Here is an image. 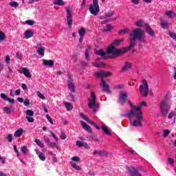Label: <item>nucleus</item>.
I'll return each mask as SVG.
<instances>
[{
  "instance_id": "obj_1",
  "label": "nucleus",
  "mask_w": 176,
  "mask_h": 176,
  "mask_svg": "<svg viewBox=\"0 0 176 176\" xmlns=\"http://www.w3.org/2000/svg\"><path fill=\"white\" fill-rule=\"evenodd\" d=\"M124 117L129 119L130 124L134 127H142L144 114L142 113L141 107L133 106L131 110L124 114Z\"/></svg>"
},
{
  "instance_id": "obj_2",
  "label": "nucleus",
  "mask_w": 176,
  "mask_h": 176,
  "mask_svg": "<svg viewBox=\"0 0 176 176\" xmlns=\"http://www.w3.org/2000/svg\"><path fill=\"white\" fill-rule=\"evenodd\" d=\"M137 41H140V42H145V31L142 29L138 28L134 29L131 33L130 36V46L128 50H131L132 47H134L137 44Z\"/></svg>"
},
{
  "instance_id": "obj_3",
  "label": "nucleus",
  "mask_w": 176,
  "mask_h": 176,
  "mask_svg": "<svg viewBox=\"0 0 176 176\" xmlns=\"http://www.w3.org/2000/svg\"><path fill=\"white\" fill-rule=\"evenodd\" d=\"M123 41H124L123 38L114 41L111 44V46L107 48V53H111L112 56H114V58L116 57V56H119V54H123V53H126L125 50L115 48V46H119V45H120Z\"/></svg>"
},
{
  "instance_id": "obj_4",
  "label": "nucleus",
  "mask_w": 176,
  "mask_h": 176,
  "mask_svg": "<svg viewBox=\"0 0 176 176\" xmlns=\"http://www.w3.org/2000/svg\"><path fill=\"white\" fill-rule=\"evenodd\" d=\"M88 101L89 108L90 109L93 108L94 112L96 113L97 112V109H98V107H100V104H96V94H94V91L91 92V98L88 99Z\"/></svg>"
},
{
  "instance_id": "obj_5",
  "label": "nucleus",
  "mask_w": 176,
  "mask_h": 176,
  "mask_svg": "<svg viewBox=\"0 0 176 176\" xmlns=\"http://www.w3.org/2000/svg\"><path fill=\"white\" fill-rule=\"evenodd\" d=\"M139 91L142 97H148L149 94V86L146 80H143L142 83L140 85Z\"/></svg>"
},
{
  "instance_id": "obj_6",
  "label": "nucleus",
  "mask_w": 176,
  "mask_h": 176,
  "mask_svg": "<svg viewBox=\"0 0 176 176\" xmlns=\"http://www.w3.org/2000/svg\"><path fill=\"white\" fill-rule=\"evenodd\" d=\"M170 108H171V106L170 105V101L167 100H162L160 106L162 115H163L166 118L168 112H170Z\"/></svg>"
},
{
  "instance_id": "obj_7",
  "label": "nucleus",
  "mask_w": 176,
  "mask_h": 176,
  "mask_svg": "<svg viewBox=\"0 0 176 176\" xmlns=\"http://www.w3.org/2000/svg\"><path fill=\"white\" fill-rule=\"evenodd\" d=\"M89 11L93 16H98V14L100 13L98 0H93L92 4L89 5Z\"/></svg>"
},
{
  "instance_id": "obj_8",
  "label": "nucleus",
  "mask_w": 176,
  "mask_h": 176,
  "mask_svg": "<svg viewBox=\"0 0 176 176\" xmlns=\"http://www.w3.org/2000/svg\"><path fill=\"white\" fill-rule=\"evenodd\" d=\"M115 14L113 12H106L104 15L99 16L98 18L100 20H104L101 22V24H107V23H109V21H115V20H118V17H115L112 19H109V17H112Z\"/></svg>"
},
{
  "instance_id": "obj_9",
  "label": "nucleus",
  "mask_w": 176,
  "mask_h": 176,
  "mask_svg": "<svg viewBox=\"0 0 176 176\" xmlns=\"http://www.w3.org/2000/svg\"><path fill=\"white\" fill-rule=\"evenodd\" d=\"M65 10L67 13L66 17L67 21V27L69 30H71V28H72V23H73L72 12H71V8H69V7H67L65 8Z\"/></svg>"
},
{
  "instance_id": "obj_10",
  "label": "nucleus",
  "mask_w": 176,
  "mask_h": 176,
  "mask_svg": "<svg viewBox=\"0 0 176 176\" xmlns=\"http://www.w3.org/2000/svg\"><path fill=\"white\" fill-rule=\"evenodd\" d=\"M95 54H96V56L104 57V58H115L114 55L109 56V54H111V53H108V49L107 50L106 52H104L102 50H98L95 51Z\"/></svg>"
},
{
  "instance_id": "obj_11",
  "label": "nucleus",
  "mask_w": 176,
  "mask_h": 176,
  "mask_svg": "<svg viewBox=\"0 0 176 176\" xmlns=\"http://www.w3.org/2000/svg\"><path fill=\"white\" fill-rule=\"evenodd\" d=\"M67 86L69 88V90L72 93H75V83H74V80H72V76L71 74H67Z\"/></svg>"
},
{
  "instance_id": "obj_12",
  "label": "nucleus",
  "mask_w": 176,
  "mask_h": 176,
  "mask_svg": "<svg viewBox=\"0 0 176 176\" xmlns=\"http://www.w3.org/2000/svg\"><path fill=\"white\" fill-rule=\"evenodd\" d=\"M95 76H96L97 78L100 77V78H107V76H111V75H112V73L109 72H105V71H99L96 73H94Z\"/></svg>"
},
{
  "instance_id": "obj_13",
  "label": "nucleus",
  "mask_w": 176,
  "mask_h": 176,
  "mask_svg": "<svg viewBox=\"0 0 176 176\" xmlns=\"http://www.w3.org/2000/svg\"><path fill=\"white\" fill-rule=\"evenodd\" d=\"M129 174L131 176H142V175L134 167L128 168Z\"/></svg>"
},
{
  "instance_id": "obj_14",
  "label": "nucleus",
  "mask_w": 176,
  "mask_h": 176,
  "mask_svg": "<svg viewBox=\"0 0 176 176\" xmlns=\"http://www.w3.org/2000/svg\"><path fill=\"white\" fill-rule=\"evenodd\" d=\"M119 101L121 105H123L126 101H127V93L121 91L120 93Z\"/></svg>"
},
{
  "instance_id": "obj_15",
  "label": "nucleus",
  "mask_w": 176,
  "mask_h": 176,
  "mask_svg": "<svg viewBox=\"0 0 176 176\" xmlns=\"http://www.w3.org/2000/svg\"><path fill=\"white\" fill-rule=\"evenodd\" d=\"M36 50L38 54V56H41V57L45 56V48L42 47V44L37 43V47H36Z\"/></svg>"
},
{
  "instance_id": "obj_16",
  "label": "nucleus",
  "mask_w": 176,
  "mask_h": 176,
  "mask_svg": "<svg viewBox=\"0 0 176 176\" xmlns=\"http://www.w3.org/2000/svg\"><path fill=\"white\" fill-rule=\"evenodd\" d=\"M19 74H23L26 78H31V73H30V69L27 67H22V69L18 70Z\"/></svg>"
},
{
  "instance_id": "obj_17",
  "label": "nucleus",
  "mask_w": 176,
  "mask_h": 176,
  "mask_svg": "<svg viewBox=\"0 0 176 176\" xmlns=\"http://www.w3.org/2000/svg\"><path fill=\"white\" fill-rule=\"evenodd\" d=\"M80 116H81L82 119H83V120H86V122H87V123H89V124H92L93 126H95L96 129H97L98 130H100V127L96 126V124H94V122H93V121H91L90 119H89V118H87V116H86L85 114L81 113Z\"/></svg>"
},
{
  "instance_id": "obj_18",
  "label": "nucleus",
  "mask_w": 176,
  "mask_h": 176,
  "mask_svg": "<svg viewBox=\"0 0 176 176\" xmlns=\"http://www.w3.org/2000/svg\"><path fill=\"white\" fill-rule=\"evenodd\" d=\"M144 28L147 32L150 35V36H155V31L151 28V26L148 25V23H146L144 25Z\"/></svg>"
},
{
  "instance_id": "obj_19",
  "label": "nucleus",
  "mask_w": 176,
  "mask_h": 176,
  "mask_svg": "<svg viewBox=\"0 0 176 176\" xmlns=\"http://www.w3.org/2000/svg\"><path fill=\"white\" fill-rule=\"evenodd\" d=\"M43 65L52 68V67H54V62L52 60L43 59Z\"/></svg>"
},
{
  "instance_id": "obj_20",
  "label": "nucleus",
  "mask_w": 176,
  "mask_h": 176,
  "mask_svg": "<svg viewBox=\"0 0 176 176\" xmlns=\"http://www.w3.org/2000/svg\"><path fill=\"white\" fill-rule=\"evenodd\" d=\"M25 39H30V38H32L34 36V32L31 30H26L24 34Z\"/></svg>"
},
{
  "instance_id": "obj_21",
  "label": "nucleus",
  "mask_w": 176,
  "mask_h": 176,
  "mask_svg": "<svg viewBox=\"0 0 176 176\" xmlns=\"http://www.w3.org/2000/svg\"><path fill=\"white\" fill-rule=\"evenodd\" d=\"M0 97L3 100H5L6 101H8L11 104H14V99H13V98L10 99V98H8V96H6V94H5L3 93H1L0 94Z\"/></svg>"
},
{
  "instance_id": "obj_22",
  "label": "nucleus",
  "mask_w": 176,
  "mask_h": 176,
  "mask_svg": "<svg viewBox=\"0 0 176 176\" xmlns=\"http://www.w3.org/2000/svg\"><path fill=\"white\" fill-rule=\"evenodd\" d=\"M23 133H24V129L23 128L18 129L14 133V135L16 138H20L21 135H23Z\"/></svg>"
},
{
  "instance_id": "obj_23",
  "label": "nucleus",
  "mask_w": 176,
  "mask_h": 176,
  "mask_svg": "<svg viewBox=\"0 0 176 176\" xmlns=\"http://www.w3.org/2000/svg\"><path fill=\"white\" fill-rule=\"evenodd\" d=\"M165 14L166 15V17L168 19H174V17H176V14L175 12L171 11V10H166L165 11Z\"/></svg>"
},
{
  "instance_id": "obj_24",
  "label": "nucleus",
  "mask_w": 176,
  "mask_h": 176,
  "mask_svg": "<svg viewBox=\"0 0 176 176\" xmlns=\"http://www.w3.org/2000/svg\"><path fill=\"white\" fill-rule=\"evenodd\" d=\"M131 68V63L126 62L125 65L121 69V72H126V71H129Z\"/></svg>"
},
{
  "instance_id": "obj_25",
  "label": "nucleus",
  "mask_w": 176,
  "mask_h": 176,
  "mask_svg": "<svg viewBox=\"0 0 176 176\" xmlns=\"http://www.w3.org/2000/svg\"><path fill=\"white\" fill-rule=\"evenodd\" d=\"M80 123L84 130L88 131V133H91V128L89 124H86V122H84L83 121H80Z\"/></svg>"
},
{
  "instance_id": "obj_26",
  "label": "nucleus",
  "mask_w": 176,
  "mask_h": 176,
  "mask_svg": "<svg viewBox=\"0 0 176 176\" xmlns=\"http://www.w3.org/2000/svg\"><path fill=\"white\" fill-rule=\"evenodd\" d=\"M168 119H169V120H173V123H175V121H176V111H171L170 113H169V114L168 115Z\"/></svg>"
},
{
  "instance_id": "obj_27",
  "label": "nucleus",
  "mask_w": 176,
  "mask_h": 176,
  "mask_svg": "<svg viewBox=\"0 0 176 176\" xmlns=\"http://www.w3.org/2000/svg\"><path fill=\"white\" fill-rule=\"evenodd\" d=\"M63 105L65 107L68 112H69V111H72L74 109V105H72L69 102H64Z\"/></svg>"
},
{
  "instance_id": "obj_28",
  "label": "nucleus",
  "mask_w": 176,
  "mask_h": 176,
  "mask_svg": "<svg viewBox=\"0 0 176 176\" xmlns=\"http://www.w3.org/2000/svg\"><path fill=\"white\" fill-rule=\"evenodd\" d=\"M102 86L106 93H109V85L105 82L104 79H102Z\"/></svg>"
},
{
  "instance_id": "obj_29",
  "label": "nucleus",
  "mask_w": 176,
  "mask_h": 176,
  "mask_svg": "<svg viewBox=\"0 0 176 176\" xmlns=\"http://www.w3.org/2000/svg\"><path fill=\"white\" fill-rule=\"evenodd\" d=\"M54 5H56L57 6H65L67 3L63 0H54L53 1Z\"/></svg>"
},
{
  "instance_id": "obj_30",
  "label": "nucleus",
  "mask_w": 176,
  "mask_h": 176,
  "mask_svg": "<svg viewBox=\"0 0 176 176\" xmlns=\"http://www.w3.org/2000/svg\"><path fill=\"white\" fill-rule=\"evenodd\" d=\"M145 24L146 23H144V21L142 20H138L135 22V27H139L140 28H142V27H145Z\"/></svg>"
},
{
  "instance_id": "obj_31",
  "label": "nucleus",
  "mask_w": 176,
  "mask_h": 176,
  "mask_svg": "<svg viewBox=\"0 0 176 176\" xmlns=\"http://www.w3.org/2000/svg\"><path fill=\"white\" fill-rule=\"evenodd\" d=\"M130 32V29H121L120 31H118L119 35H126V34H129Z\"/></svg>"
},
{
  "instance_id": "obj_32",
  "label": "nucleus",
  "mask_w": 176,
  "mask_h": 176,
  "mask_svg": "<svg viewBox=\"0 0 176 176\" xmlns=\"http://www.w3.org/2000/svg\"><path fill=\"white\" fill-rule=\"evenodd\" d=\"M112 28H113V27H112V25L111 24H107L104 28L103 31L104 32H109L110 31H112Z\"/></svg>"
},
{
  "instance_id": "obj_33",
  "label": "nucleus",
  "mask_w": 176,
  "mask_h": 176,
  "mask_svg": "<svg viewBox=\"0 0 176 176\" xmlns=\"http://www.w3.org/2000/svg\"><path fill=\"white\" fill-rule=\"evenodd\" d=\"M93 155H96V156H105V151H95L93 153Z\"/></svg>"
},
{
  "instance_id": "obj_34",
  "label": "nucleus",
  "mask_w": 176,
  "mask_h": 176,
  "mask_svg": "<svg viewBox=\"0 0 176 176\" xmlns=\"http://www.w3.org/2000/svg\"><path fill=\"white\" fill-rule=\"evenodd\" d=\"M70 164L72 167H73V168L77 170L78 171H80V170H82V168H80V166L76 165V163H75L74 162H70Z\"/></svg>"
},
{
  "instance_id": "obj_35",
  "label": "nucleus",
  "mask_w": 176,
  "mask_h": 176,
  "mask_svg": "<svg viewBox=\"0 0 176 176\" xmlns=\"http://www.w3.org/2000/svg\"><path fill=\"white\" fill-rule=\"evenodd\" d=\"M8 5L11 8H14V9H17V8H19V3L17 1H11L8 3Z\"/></svg>"
},
{
  "instance_id": "obj_36",
  "label": "nucleus",
  "mask_w": 176,
  "mask_h": 176,
  "mask_svg": "<svg viewBox=\"0 0 176 176\" xmlns=\"http://www.w3.org/2000/svg\"><path fill=\"white\" fill-rule=\"evenodd\" d=\"M102 130L104 133V134H106L107 135H111V132H109V130H108V128H107V126L102 125Z\"/></svg>"
},
{
  "instance_id": "obj_37",
  "label": "nucleus",
  "mask_w": 176,
  "mask_h": 176,
  "mask_svg": "<svg viewBox=\"0 0 176 176\" xmlns=\"http://www.w3.org/2000/svg\"><path fill=\"white\" fill-rule=\"evenodd\" d=\"M170 130L168 129H164L163 131V133H162V137H164V138H166L167 137H168V135H170Z\"/></svg>"
},
{
  "instance_id": "obj_38",
  "label": "nucleus",
  "mask_w": 176,
  "mask_h": 176,
  "mask_svg": "<svg viewBox=\"0 0 176 176\" xmlns=\"http://www.w3.org/2000/svg\"><path fill=\"white\" fill-rule=\"evenodd\" d=\"M90 53V47H89L87 50H85V60L89 61V54Z\"/></svg>"
},
{
  "instance_id": "obj_39",
  "label": "nucleus",
  "mask_w": 176,
  "mask_h": 176,
  "mask_svg": "<svg viewBox=\"0 0 176 176\" xmlns=\"http://www.w3.org/2000/svg\"><path fill=\"white\" fill-rule=\"evenodd\" d=\"M6 38L5 36V33L0 30V42H3V41Z\"/></svg>"
},
{
  "instance_id": "obj_40",
  "label": "nucleus",
  "mask_w": 176,
  "mask_h": 176,
  "mask_svg": "<svg viewBox=\"0 0 176 176\" xmlns=\"http://www.w3.org/2000/svg\"><path fill=\"white\" fill-rule=\"evenodd\" d=\"M78 34L80 36L85 37V34H86V30H85V28L80 29V30L78 31Z\"/></svg>"
},
{
  "instance_id": "obj_41",
  "label": "nucleus",
  "mask_w": 176,
  "mask_h": 176,
  "mask_svg": "<svg viewBox=\"0 0 176 176\" xmlns=\"http://www.w3.org/2000/svg\"><path fill=\"white\" fill-rule=\"evenodd\" d=\"M161 26L162 27V28H164V30H167L169 28L170 25H168V23H166V22H161Z\"/></svg>"
},
{
  "instance_id": "obj_42",
  "label": "nucleus",
  "mask_w": 176,
  "mask_h": 176,
  "mask_svg": "<svg viewBox=\"0 0 176 176\" xmlns=\"http://www.w3.org/2000/svg\"><path fill=\"white\" fill-rule=\"evenodd\" d=\"M38 156L40 160H42V162H45V160H46V156H45V154H43V153H39Z\"/></svg>"
},
{
  "instance_id": "obj_43",
  "label": "nucleus",
  "mask_w": 176,
  "mask_h": 176,
  "mask_svg": "<svg viewBox=\"0 0 176 176\" xmlns=\"http://www.w3.org/2000/svg\"><path fill=\"white\" fill-rule=\"evenodd\" d=\"M3 111L7 115H10V113H12V110H10L9 107H4Z\"/></svg>"
},
{
  "instance_id": "obj_44",
  "label": "nucleus",
  "mask_w": 176,
  "mask_h": 176,
  "mask_svg": "<svg viewBox=\"0 0 176 176\" xmlns=\"http://www.w3.org/2000/svg\"><path fill=\"white\" fill-rule=\"evenodd\" d=\"M27 116L31 117L34 116V111L32 110H26Z\"/></svg>"
},
{
  "instance_id": "obj_45",
  "label": "nucleus",
  "mask_w": 176,
  "mask_h": 176,
  "mask_svg": "<svg viewBox=\"0 0 176 176\" xmlns=\"http://www.w3.org/2000/svg\"><path fill=\"white\" fill-rule=\"evenodd\" d=\"M168 35H169L170 37L172 38V39H174V41H176V34L173 32H168Z\"/></svg>"
},
{
  "instance_id": "obj_46",
  "label": "nucleus",
  "mask_w": 176,
  "mask_h": 176,
  "mask_svg": "<svg viewBox=\"0 0 176 176\" xmlns=\"http://www.w3.org/2000/svg\"><path fill=\"white\" fill-rule=\"evenodd\" d=\"M21 149L24 155H27V153H28V148H27L26 146H22Z\"/></svg>"
},
{
  "instance_id": "obj_47",
  "label": "nucleus",
  "mask_w": 176,
  "mask_h": 176,
  "mask_svg": "<svg viewBox=\"0 0 176 176\" xmlns=\"http://www.w3.org/2000/svg\"><path fill=\"white\" fill-rule=\"evenodd\" d=\"M36 94L38 97H39V98H41V100H46V98L45 97V96H43V94H42V93H41L40 91H37Z\"/></svg>"
},
{
  "instance_id": "obj_48",
  "label": "nucleus",
  "mask_w": 176,
  "mask_h": 176,
  "mask_svg": "<svg viewBox=\"0 0 176 176\" xmlns=\"http://www.w3.org/2000/svg\"><path fill=\"white\" fill-rule=\"evenodd\" d=\"M25 23V24H28V25H34V24H35V21L33 20H27Z\"/></svg>"
},
{
  "instance_id": "obj_49",
  "label": "nucleus",
  "mask_w": 176,
  "mask_h": 176,
  "mask_svg": "<svg viewBox=\"0 0 176 176\" xmlns=\"http://www.w3.org/2000/svg\"><path fill=\"white\" fill-rule=\"evenodd\" d=\"M36 144H37V145L38 146H40V148H43L44 145L43 144V143L41 142V140H39V139H36Z\"/></svg>"
},
{
  "instance_id": "obj_50",
  "label": "nucleus",
  "mask_w": 176,
  "mask_h": 176,
  "mask_svg": "<svg viewBox=\"0 0 176 176\" xmlns=\"http://www.w3.org/2000/svg\"><path fill=\"white\" fill-rule=\"evenodd\" d=\"M6 138L8 140V142H12V141H13V136L12 134H8Z\"/></svg>"
},
{
  "instance_id": "obj_51",
  "label": "nucleus",
  "mask_w": 176,
  "mask_h": 176,
  "mask_svg": "<svg viewBox=\"0 0 176 176\" xmlns=\"http://www.w3.org/2000/svg\"><path fill=\"white\" fill-rule=\"evenodd\" d=\"M76 145L77 146L82 147V146H85V143L80 140H78L76 142Z\"/></svg>"
},
{
  "instance_id": "obj_52",
  "label": "nucleus",
  "mask_w": 176,
  "mask_h": 176,
  "mask_svg": "<svg viewBox=\"0 0 176 176\" xmlns=\"http://www.w3.org/2000/svg\"><path fill=\"white\" fill-rule=\"evenodd\" d=\"M60 138H61V140H65V138H67V136L65 135V133H64V131H61L60 132Z\"/></svg>"
},
{
  "instance_id": "obj_53",
  "label": "nucleus",
  "mask_w": 176,
  "mask_h": 176,
  "mask_svg": "<svg viewBox=\"0 0 176 176\" xmlns=\"http://www.w3.org/2000/svg\"><path fill=\"white\" fill-rule=\"evenodd\" d=\"M49 146H50V148H57V144L54 143V142H49L48 144Z\"/></svg>"
},
{
  "instance_id": "obj_54",
  "label": "nucleus",
  "mask_w": 176,
  "mask_h": 176,
  "mask_svg": "<svg viewBox=\"0 0 176 176\" xmlns=\"http://www.w3.org/2000/svg\"><path fill=\"white\" fill-rule=\"evenodd\" d=\"M26 119L29 123H34V118H32V117L26 116Z\"/></svg>"
},
{
  "instance_id": "obj_55",
  "label": "nucleus",
  "mask_w": 176,
  "mask_h": 176,
  "mask_svg": "<svg viewBox=\"0 0 176 176\" xmlns=\"http://www.w3.org/2000/svg\"><path fill=\"white\" fill-rule=\"evenodd\" d=\"M72 160L73 162H80V158H79V157L75 156V157H72Z\"/></svg>"
},
{
  "instance_id": "obj_56",
  "label": "nucleus",
  "mask_w": 176,
  "mask_h": 176,
  "mask_svg": "<svg viewBox=\"0 0 176 176\" xmlns=\"http://www.w3.org/2000/svg\"><path fill=\"white\" fill-rule=\"evenodd\" d=\"M23 104L25 105V107H28L30 104V100L25 99L23 102Z\"/></svg>"
},
{
  "instance_id": "obj_57",
  "label": "nucleus",
  "mask_w": 176,
  "mask_h": 176,
  "mask_svg": "<svg viewBox=\"0 0 176 176\" xmlns=\"http://www.w3.org/2000/svg\"><path fill=\"white\" fill-rule=\"evenodd\" d=\"M85 6H86V0H82L80 8L81 9H85Z\"/></svg>"
},
{
  "instance_id": "obj_58",
  "label": "nucleus",
  "mask_w": 176,
  "mask_h": 176,
  "mask_svg": "<svg viewBox=\"0 0 176 176\" xmlns=\"http://www.w3.org/2000/svg\"><path fill=\"white\" fill-rule=\"evenodd\" d=\"M16 57L19 58V60H21V58H23V55L19 52H16Z\"/></svg>"
},
{
  "instance_id": "obj_59",
  "label": "nucleus",
  "mask_w": 176,
  "mask_h": 176,
  "mask_svg": "<svg viewBox=\"0 0 176 176\" xmlns=\"http://www.w3.org/2000/svg\"><path fill=\"white\" fill-rule=\"evenodd\" d=\"M46 118H47L48 122H50V123H51V124H53V119H52V118H50V116H49V115H47Z\"/></svg>"
},
{
  "instance_id": "obj_60",
  "label": "nucleus",
  "mask_w": 176,
  "mask_h": 176,
  "mask_svg": "<svg viewBox=\"0 0 176 176\" xmlns=\"http://www.w3.org/2000/svg\"><path fill=\"white\" fill-rule=\"evenodd\" d=\"M50 134L52 135L53 138L57 142L58 141V139L57 138V136L56 135V134H54L53 132H50Z\"/></svg>"
},
{
  "instance_id": "obj_61",
  "label": "nucleus",
  "mask_w": 176,
  "mask_h": 176,
  "mask_svg": "<svg viewBox=\"0 0 176 176\" xmlns=\"http://www.w3.org/2000/svg\"><path fill=\"white\" fill-rule=\"evenodd\" d=\"M131 2L133 5H140V0H131Z\"/></svg>"
},
{
  "instance_id": "obj_62",
  "label": "nucleus",
  "mask_w": 176,
  "mask_h": 176,
  "mask_svg": "<svg viewBox=\"0 0 176 176\" xmlns=\"http://www.w3.org/2000/svg\"><path fill=\"white\" fill-rule=\"evenodd\" d=\"M105 67V64L104 63H99L98 65V68H104Z\"/></svg>"
},
{
  "instance_id": "obj_63",
  "label": "nucleus",
  "mask_w": 176,
  "mask_h": 176,
  "mask_svg": "<svg viewBox=\"0 0 176 176\" xmlns=\"http://www.w3.org/2000/svg\"><path fill=\"white\" fill-rule=\"evenodd\" d=\"M6 63L7 64H10V57L9 56V55H8L6 57Z\"/></svg>"
},
{
  "instance_id": "obj_64",
  "label": "nucleus",
  "mask_w": 176,
  "mask_h": 176,
  "mask_svg": "<svg viewBox=\"0 0 176 176\" xmlns=\"http://www.w3.org/2000/svg\"><path fill=\"white\" fill-rule=\"evenodd\" d=\"M168 162L169 163V164L173 166V164H174V160H173V158H168Z\"/></svg>"
}]
</instances>
